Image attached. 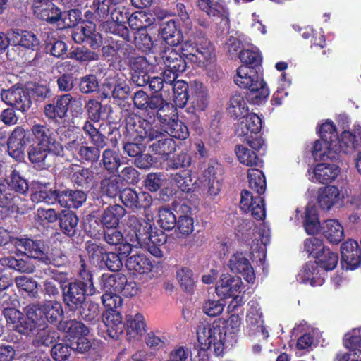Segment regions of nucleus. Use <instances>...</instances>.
Instances as JSON below:
<instances>
[{"instance_id": "obj_1", "label": "nucleus", "mask_w": 361, "mask_h": 361, "mask_svg": "<svg viewBox=\"0 0 361 361\" xmlns=\"http://www.w3.org/2000/svg\"><path fill=\"white\" fill-rule=\"evenodd\" d=\"M260 68L240 66L234 78L235 83L241 88L247 89V99L253 104H261L269 95L267 83L259 75Z\"/></svg>"}, {"instance_id": "obj_2", "label": "nucleus", "mask_w": 361, "mask_h": 361, "mask_svg": "<svg viewBox=\"0 0 361 361\" xmlns=\"http://www.w3.org/2000/svg\"><path fill=\"white\" fill-rule=\"evenodd\" d=\"M247 178L250 188L258 195L254 197L247 190L242 191L240 207L245 213L251 212L255 219L262 220L265 217V209L260 195L265 191V177L262 171L252 169L248 170Z\"/></svg>"}, {"instance_id": "obj_3", "label": "nucleus", "mask_w": 361, "mask_h": 361, "mask_svg": "<svg viewBox=\"0 0 361 361\" xmlns=\"http://www.w3.org/2000/svg\"><path fill=\"white\" fill-rule=\"evenodd\" d=\"M181 49L187 61L198 67H207L215 60L214 47L204 36L190 38L183 44Z\"/></svg>"}, {"instance_id": "obj_4", "label": "nucleus", "mask_w": 361, "mask_h": 361, "mask_svg": "<svg viewBox=\"0 0 361 361\" xmlns=\"http://www.w3.org/2000/svg\"><path fill=\"white\" fill-rule=\"evenodd\" d=\"M320 140L315 141L312 154L315 159L323 160L336 159L338 135L335 125L331 121L322 123L319 129Z\"/></svg>"}, {"instance_id": "obj_5", "label": "nucleus", "mask_w": 361, "mask_h": 361, "mask_svg": "<svg viewBox=\"0 0 361 361\" xmlns=\"http://www.w3.org/2000/svg\"><path fill=\"white\" fill-rule=\"evenodd\" d=\"M197 341L200 345V350L198 355L202 356L199 360L194 358V361H207V350L214 348L216 355H220L224 350L223 338L224 334L221 326L214 323L201 324L197 331Z\"/></svg>"}, {"instance_id": "obj_6", "label": "nucleus", "mask_w": 361, "mask_h": 361, "mask_svg": "<svg viewBox=\"0 0 361 361\" xmlns=\"http://www.w3.org/2000/svg\"><path fill=\"white\" fill-rule=\"evenodd\" d=\"M135 127L137 134L135 139L152 142L149 148L155 154L168 156L175 149V142L171 137L152 128L146 121H144Z\"/></svg>"}, {"instance_id": "obj_7", "label": "nucleus", "mask_w": 361, "mask_h": 361, "mask_svg": "<svg viewBox=\"0 0 361 361\" xmlns=\"http://www.w3.org/2000/svg\"><path fill=\"white\" fill-rule=\"evenodd\" d=\"M16 244L21 253L30 257L38 259L45 264H53L56 267H61L66 262L65 255L59 254L48 255V247L40 240L32 239L16 240Z\"/></svg>"}, {"instance_id": "obj_8", "label": "nucleus", "mask_w": 361, "mask_h": 361, "mask_svg": "<svg viewBox=\"0 0 361 361\" xmlns=\"http://www.w3.org/2000/svg\"><path fill=\"white\" fill-rule=\"evenodd\" d=\"M130 224L133 232L130 241L136 243L134 247L146 246L150 242L157 243V235L152 232L150 222L133 216L130 219Z\"/></svg>"}, {"instance_id": "obj_9", "label": "nucleus", "mask_w": 361, "mask_h": 361, "mask_svg": "<svg viewBox=\"0 0 361 361\" xmlns=\"http://www.w3.org/2000/svg\"><path fill=\"white\" fill-rule=\"evenodd\" d=\"M4 315L7 324L13 330L26 336H30L36 329L27 314L23 316L22 312L15 308H6Z\"/></svg>"}, {"instance_id": "obj_10", "label": "nucleus", "mask_w": 361, "mask_h": 361, "mask_svg": "<svg viewBox=\"0 0 361 361\" xmlns=\"http://www.w3.org/2000/svg\"><path fill=\"white\" fill-rule=\"evenodd\" d=\"M31 130L36 144L49 147L50 152L55 155L62 154L63 147L60 142L56 140L50 128L44 125L35 124Z\"/></svg>"}, {"instance_id": "obj_11", "label": "nucleus", "mask_w": 361, "mask_h": 361, "mask_svg": "<svg viewBox=\"0 0 361 361\" xmlns=\"http://www.w3.org/2000/svg\"><path fill=\"white\" fill-rule=\"evenodd\" d=\"M63 300L71 308H75L81 305L85 300L87 295V288L84 286L79 281L70 282L62 285Z\"/></svg>"}, {"instance_id": "obj_12", "label": "nucleus", "mask_w": 361, "mask_h": 361, "mask_svg": "<svg viewBox=\"0 0 361 361\" xmlns=\"http://www.w3.org/2000/svg\"><path fill=\"white\" fill-rule=\"evenodd\" d=\"M341 252L343 268L354 270L361 264V250L357 241L351 239L346 240L342 244Z\"/></svg>"}, {"instance_id": "obj_13", "label": "nucleus", "mask_w": 361, "mask_h": 361, "mask_svg": "<svg viewBox=\"0 0 361 361\" xmlns=\"http://www.w3.org/2000/svg\"><path fill=\"white\" fill-rule=\"evenodd\" d=\"M1 96L5 103L22 112L26 111L30 107L31 101L27 92L22 87H14L4 90L1 92Z\"/></svg>"}, {"instance_id": "obj_14", "label": "nucleus", "mask_w": 361, "mask_h": 361, "mask_svg": "<svg viewBox=\"0 0 361 361\" xmlns=\"http://www.w3.org/2000/svg\"><path fill=\"white\" fill-rule=\"evenodd\" d=\"M228 265L233 272L241 274L248 283H254L255 274L244 253L238 252L234 253L231 257Z\"/></svg>"}, {"instance_id": "obj_15", "label": "nucleus", "mask_w": 361, "mask_h": 361, "mask_svg": "<svg viewBox=\"0 0 361 361\" xmlns=\"http://www.w3.org/2000/svg\"><path fill=\"white\" fill-rule=\"evenodd\" d=\"M28 139H26V133L22 127H16L8 140V154L16 161H21L24 158L25 146Z\"/></svg>"}, {"instance_id": "obj_16", "label": "nucleus", "mask_w": 361, "mask_h": 361, "mask_svg": "<svg viewBox=\"0 0 361 361\" xmlns=\"http://www.w3.org/2000/svg\"><path fill=\"white\" fill-rule=\"evenodd\" d=\"M35 16L49 23H55L60 20L61 12L53 3L45 0H35L33 4Z\"/></svg>"}, {"instance_id": "obj_17", "label": "nucleus", "mask_w": 361, "mask_h": 361, "mask_svg": "<svg viewBox=\"0 0 361 361\" xmlns=\"http://www.w3.org/2000/svg\"><path fill=\"white\" fill-rule=\"evenodd\" d=\"M128 17L126 13H123L119 10H114L111 13L110 18L103 23V28L111 33L118 35L126 39H128L129 33L125 23Z\"/></svg>"}, {"instance_id": "obj_18", "label": "nucleus", "mask_w": 361, "mask_h": 361, "mask_svg": "<svg viewBox=\"0 0 361 361\" xmlns=\"http://www.w3.org/2000/svg\"><path fill=\"white\" fill-rule=\"evenodd\" d=\"M343 196L335 185L322 187L317 192V200L322 209L329 211L342 200Z\"/></svg>"}, {"instance_id": "obj_19", "label": "nucleus", "mask_w": 361, "mask_h": 361, "mask_svg": "<svg viewBox=\"0 0 361 361\" xmlns=\"http://www.w3.org/2000/svg\"><path fill=\"white\" fill-rule=\"evenodd\" d=\"M58 134L61 135V140L66 141V148L73 153L78 152L82 146L86 144L85 138L78 128L61 127L58 129Z\"/></svg>"}, {"instance_id": "obj_20", "label": "nucleus", "mask_w": 361, "mask_h": 361, "mask_svg": "<svg viewBox=\"0 0 361 361\" xmlns=\"http://www.w3.org/2000/svg\"><path fill=\"white\" fill-rule=\"evenodd\" d=\"M99 282L101 289L104 293H121L128 286L126 277L121 274H104Z\"/></svg>"}, {"instance_id": "obj_21", "label": "nucleus", "mask_w": 361, "mask_h": 361, "mask_svg": "<svg viewBox=\"0 0 361 361\" xmlns=\"http://www.w3.org/2000/svg\"><path fill=\"white\" fill-rule=\"evenodd\" d=\"M340 172V168L336 164L320 163L314 167L311 180L322 184L331 183L337 178Z\"/></svg>"}, {"instance_id": "obj_22", "label": "nucleus", "mask_w": 361, "mask_h": 361, "mask_svg": "<svg viewBox=\"0 0 361 361\" xmlns=\"http://www.w3.org/2000/svg\"><path fill=\"white\" fill-rule=\"evenodd\" d=\"M242 281L240 277L233 276L228 274H222L216 286V291L220 297H233L240 289Z\"/></svg>"}, {"instance_id": "obj_23", "label": "nucleus", "mask_w": 361, "mask_h": 361, "mask_svg": "<svg viewBox=\"0 0 361 361\" xmlns=\"http://www.w3.org/2000/svg\"><path fill=\"white\" fill-rule=\"evenodd\" d=\"M72 96L70 94H63L57 98L55 104H47L44 106V114L49 119L65 117L70 109Z\"/></svg>"}, {"instance_id": "obj_24", "label": "nucleus", "mask_w": 361, "mask_h": 361, "mask_svg": "<svg viewBox=\"0 0 361 361\" xmlns=\"http://www.w3.org/2000/svg\"><path fill=\"white\" fill-rule=\"evenodd\" d=\"M161 59L165 66V68L175 70V71L183 72L187 67V60L180 55L173 47L166 48L161 52Z\"/></svg>"}, {"instance_id": "obj_25", "label": "nucleus", "mask_w": 361, "mask_h": 361, "mask_svg": "<svg viewBox=\"0 0 361 361\" xmlns=\"http://www.w3.org/2000/svg\"><path fill=\"white\" fill-rule=\"evenodd\" d=\"M7 188L20 194L26 193L29 188L27 180L16 169L11 171L8 180L0 182V193L5 192Z\"/></svg>"}, {"instance_id": "obj_26", "label": "nucleus", "mask_w": 361, "mask_h": 361, "mask_svg": "<svg viewBox=\"0 0 361 361\" xmlns=\"http://www.w3.org/2000/svg\"><path fill=\"white\" fill-rule=\"evenodd\" d=\"M262 128V119L256 114L252 113L243 117L237 130L238 137L258 134Z\"/></svg>"}, {"instance_id": "obj_27", "label": "nucleus", "mask_w": 361, "mask_h": 361, "mask_svg": "<svg viewBox=\"0 0 361 361\" xmlns=\"http://www.w3.org/2000/svg\"><path fill=\"white\" fill-rule=\"evenodd\" d=\"M87 200V195L82 190H63L59 192V204L66 208L78 209Z\"/></svg>"}, {"instance_id": "obj_28", "label": "nucleus", "mask_w": 361, "mask_h": 361, "mask_svg": "<svg viewBox=\"0 0 361 361\" xmlns=\"http://www.w3.org/2000/svg\"><path fill=\"white\" fill-rule=\"evenodd\" d=\"M159 33L170 46H177L183 41L182 32L177 29L173 20L164 21L160 25Z\"/></svg>"}, {"instance_id": "obj_29", "label": "nucleus", "mask_w": 361, "mask_h": 361, "mask_svg": "<svg viewBox=\"0 0 361 361\" xmlns=\"http://www.w3.org/2000/svg\"><path fill=\"white\" fill-rule=\"evenodd\" d=\"M127 336L129 340H139L146 332V323L145 317L141 314L135 316L126 317Z\"/></svg>"}, {"instance_id": "obj_30", "label": "nucleus", "mask_w": 361, "mask_h": 361, "mask_svg": "<svg viewBox=\"0 0 361 361\" xmlns=\"http://www.w3.org/2000/svg\"><path fill=\"white\" fill-rule=\"evenodd\" d=\"M344 345L350 350L351 361H361V327L345 335Z\"/></svg>"}, {"instance_id": "obj_31", "label": "nucleus", "mask_w": 361, "mask_h": 361, "mask_svg": "<svg viewBox=\"0 0 361 361\" xmlns=\"http://www.w3.org/2000/svg\"><path fill=\"white\" fill-rule=\"evenodd\" d=\"M126 267L129 271L144 274L151 271L152 264L145 255L136 253L126 259Z\"/></svg>"}, {"instance_id": "obj_32", "label": "nucleus", "mask_w": 361, "mask_h": 361, "mask_svg": "<svg viewBox=\"0 0 361 361\" xmlns=\"http://www.w3.org/2000/svg\"><path fill=\"white\" fill-rule=\"evenodd\" d=\"M167 120L161 122L165 133L171 137L185 140L189 136L188 127L180 121L166 116Z\"/></svg>"}, {"instance_id": "obj_33", "label": "nucleus", "mask_w": 361, "mask_h": 361, "mask_svg": "<svg viewBox=\"0 0 361 361\" xmlns=\"http://www.w3.org/2000/svg\"><path fill=\"white\" fill-rule=\"evenodd\" d=\"M11 44L20 45L32 50L36 49L39 45V41L33 33L25 30L11 31Z\"/></svg>"}, {"instance_id": "obj_34", "label": "nucleus", "mask_w": 361, "mask_h": 361, "mask_svg": "<svg viewBox=\"0 0 361 361\" xmlns=\"http://www.w3.org/2000/svg\"><path fill=\"white\" fill-rule=\"evenodd\" d=\"M323 235L331 243L338 244L344 238L342 225L336 219H329L321 226Z\"/></svg>"}, {"instance_id": "obj_35", "label": "nucleus", "mask_w": 361, "mask_h": 361, "mask_svg": "<svg viewBox=\"0 0 361 361\" xmlns=\"http://www.w3.org/2000/svg\"><path fill=\"white\" fill-rule=\"evenodd\" d=\"M103 94L106 97L112 96L114 99H125L128 94L129 87L125 82H117L115 77L106 79L103 85Z\"/></svg>"}, {"instance_id": "obj_36", "label": "nucleus", "mask_w": 361, "mask_h": 361, "mask_svg": "<svg viewBox=\"0 0 361 361\" xmlns=\"http://www.w3.org/2000/svg\"><path fill=\"white\" fill-rule=\"evenodd\" d=\"M170 180L172 184L185 192H192L196 183V180L192 176L191 171L188 170H183L171 174Z\"/></svg>"}, {"instance_id": "obj_37", "label": "nucleus", "mask_w": 361, "mask_h": 361, "mask_svg": "<svg viewBox=\"0 0 361 361\" xmlns=\"http://www.w3.org/2000/svg\"><path fill=\"white\" fill-rule=\"evenodd\" d=\"M125 213L126 210L119 204L109 206L102 216V222L106 228H116Z\"/></svg>"}, {"instance_id": "obj_38", "label": "nucleus", "mask_w": 361, "mask_h": 361, "mask_svg": "<svg viewBox=\"0 0 361 361\" xmlns=\"http://www.w3.org/2000/svg\"><path fill=\"white\" fill-rule=\"evenodd\" d=\"M147 108L157 109V118L160 122L167 120L165 112L173 111V106L166 102L161 95H154L148 98Z\"/></svg>"}, {"instance_id": "obj_39", "label": "nucleus", "mask_w": 361, "mask_h": 361, "mask_svg": "<svg viewBox=\"0 0 361 361\" xmlns=\"http://www.w3.org/2000/svg\"><path fill=\"white\" fill-rule=\"evenodd\" d=\"M262 316V313L259 305L253 304L247 312L246 322L251 329L257 331H261L267 337L268 332L263 326Z\"/></svg>"}, {"instance_id": "obj_40", "label": "nucleus", "mask_w": 361, "mask_h": 361, "mask_svg": "<svg viewBox=\"0 0 361 361\" xmlns=\"http://www.w3.org/2000/svg\"><path fill=\"white\" fill-rule=\"evenodd\" d=\"M235 152L238 161L247 166H261V159L256 155L254 151L250 150L243 145H238L235 147Z\"/></svg>"}, {"instance_id": "obj_41", "label": "nucleus", "mask_w": 361, "mask_h": 361, "mask_svg": "<svg viewBox=\"0 0 361 361\" xmlns=\"http://www.w3.org/2000/svg\"><path fill=\"white\" fill-rule=\"evenodd\" d=\"M59 329L66 331L67 336L70 337V340L75 338V337L87 336L89 333V329L82 322L76 320L61 322Z\"/></svg>"}, {"instance_id": "obj_42", "label": "nucleus", "mask_w": 361, "mask_h": 361, "mask_svg": "<svg viewBox=\"0 0 361 361\" xmlns=\"http://www.w3.org/2000/svg\"><path fill=\"white\" fill-rule=\"evenodd\" d=\"M117 145V141L113 142V148ZM102 163L104 167L109 171H116L121 165V156L118 149H106L102 154Z\"/></svg>"}, {"instance_id": "obj_43", "label": "nucleus", "mask_w": 361, "mask_h": 361, "mask_svg": "<svg viewBox=\"0 0 361 361\" xmlns=\"http://www.w3.org/2000/svg\"><path fill=\"white\" fill-rule=\"evenodd\" d=\"M44 317H46V322H56L63 314L61 303L56 301H47L41 304Z\"/></svg>"}, {"instance_id": "obj_44", "label": "nucleus", "mask_w": 361, "mask_h": 361, "mask_svg": "<svg viewBox=\"0 0 361 361\" xmlns=\"http://www.w3.org/2000/svg\"><path fill=\"white\" fill-rule=\"evenodd\" d=\"M338 147H340L336 153V157L341 152L343 153H353L358 147V140L355 139V135L350 131H343L338 136Z\"/></svg>"}, {"instance_id": "obj_45", "label": "nucleus", "mask_w": 361, "mask_h": 361, "mask_svg": "<svg viewBox=\"0 0 361 361\" xmlns=\"http://www.w3.org/2000/svg\"><path fill=\"white\" fill-rule=\"evenodd\" d=\"M239 59L243 63V66L261 68L262 58L257 47L248 46L247 48H243L240 51Z\"/></svg>"}, {"instance_id": "obj_46", "label": "nucleus", "mask_w": 361, "mask_h": 361, "mask_svg": "<svg viewBox=\"0 0 361 361\" xmlns=\"http://www.w3.org/2000/svg\"><path fill=\"white\" fill-rule=\"evenodd\" d=\"M317 274V264L315 262L307 263L299 272L297 279L303 283H310L311 286L321 285L322 281H316Z\"/></svg>"}, {"instance_id": "obj_47", "label": "nucleus", "mask_w": 361, "mask_h": 361, "mask_svg": "<svg viewBox=\"0 0 361 361\" xmlns=\"http://www.w3.org/2000/svg\"><path fill=\"white\" fill-rule=\"evenodd\" d=\"M319 222L317 209L314 205L308 204L305 212L304 228L310 235L315 234L319 228Z\"/></svg>"}, {"instance_id": "obj_48", "label": "nucleus", "mask_w": 361, "mask_h": 361, "mask_svg": "<svg viewBox=\"0 0 361 361\" xmlns=\"http://www.w3.org/2000/svg\"><path fill=\"white\" fill-rule=\"evenodd\" d=\"M25 314H27L32 324L37 330L39 328H47L48 324L46 322V317H44L42 310L41 304H31L25 308Z\"/></svg>"}, {"instance_id": "obj_49", "label": "nucleus", "mask_w": 361, "mask_h": 361, "mask_svg": "<svg viewBox=\"0 0 361 361\" xmlns=\"http://www.w3.org/2000/svg\"><path fill=\"white\" fill-rule=\"evenodd\" d=\"M228 110L232 116L244 117L248 111V106L243 96L240 94H233L230 99Z\"/></svg>"}, {"instance_id": "obj_50", "label": "nucleus", "mask_w": 361, "mask_h": 361, "mask_svg": "<svg viewBox=\"0 0 361 361\" xmlns=\"http://www.w3.org/2000/svg\"><path fill=\"white\" fill-rule=\"evenodd\" d=\"M78 218L73 212H63L60 217V227L61 231L68 236H73L76 233Z\"/></svg>"}, {"instance_id": "obj_51", "label": "nucleus", "mask_w": 361, "mask_h": 361, "mask_svg": "<svg viewBox=\"0 0 361 361\" xmlns=\"http://www.w3.org/2000/svg\"><path fill=\"white\" fill-rule=\"evenodd\" d=\"M199 8L213 17L223 16L226 14V8L222 2L214 0H197Z\"/></svg>"}, {"instance_id": "obj_52", "label": "nucleus", "mask_w": 361, "mask_h": 361, "mask_svg": "<svg viewBox=\"0 0 361 361\" xmlns=\"http://www.w3.org/2000/svg\"><path fill=\"white\" fill-rule=\"evenodd\" d=\"M84 32L85 42L92 48L97 49L102 44V36L95 30V25L92 23L80 25Z\"/></svg>"}, {"instance_id": "obj_53", "label": "nucleus", "mask_w": 361, "mask_h": 361, "mask_svg": "<svg viewBox=\"0 0 361 361\" xmlns=\"http://www.w3.org/2000/svg\"><path fill=\"white\" fill-rule=\"evenodd\" d=\"M104 323L109 331H123V317L117 311H108L104 316Z\"/></svg>"}, {"instance_id": "obj_54", "label": "nucleus", "mask_w": 361, "mask_h": 361, "mask_svg": "<svg viewBox=\"0 0 361 361\" xmlns=\"http://www.w3.org/2000/svg\"><path fill=\"white\" fill-rule=\"evenodd\" d=\"M83 130L89 135L94 147L100 149L106 146L105 136L103 135L91 123L86 121L82 127Z\"/></svg>"}, {"instance_id": "obj_55", "label": "nucleus", "mask_w": 361, "mask_h": 361, "mask_svg": "<svg viewBox=\"0 0 361 361\" xmlns=\"http://www.w3.org/2000/svg\"><path fill=\"white\" fill-rule=\"evenodd\" d=\"M0 264L4 267H8L20 272L32 273L34 267L28 264L23 259H16L13 257H6L0 259Z\"/></svg>"}, {"instance_id": "obj_56", "label": "nucleus", "mask_w": 361, "mask_h": 361, "mask_svg": "<svg viewBox=\"0 0 361 361\" xmlns=\"http://www.w3.org/2000/svg\"><path fill=\"white\" fill-rule=\"evenodd\" d=\"M177 222L174 213L168 208H161L159 210L157 223L164 230L173 229Z\"/></svg>"}, {"instance_id": "obj_57", "label": "nucleus", "mask_w": 361, "mask_h": 361, "mask_svg": "<svg viewBox=\"0 0 361 361\" xmlns=\"http://www.w3.org/2000/svg\"><path fill=\"white\" fill-rule=\"evenodd\" d=\"M316 259L319 265L325 270L334 269L338 263V257L335 252L326 248Z\"/></svg>"}, {"instance_id": "obj_58", "label": "nucleus", "mask_w": 361, "mask_h": 361, "mask_svg": "<svg viewBox=\"0 0 361 361\" xmlns=\"http://www.w3.org/2000/svg\"><path fill=\"white\" fill-rule=\"evenodd\" d=\"M191 103L195 111H204L208 104V93L207 89L202 86L197 87L195 92L192 95Z\"/></svg>"}, {"instance_id": "obj_59", "label": "nucleus", "mask_w": 361, "mask_h": 361, "mask_svg": "<svg viewBox=\"0 0 361 361\" xmlns=\"http://www.w3.org/2000/svg\"><path fill=\"white\" fill-rule=\"evenodd\" d=\"M187 89L188 84L182 80H177L173 83V101L177 106L182 107L186 104L188 99Z\"/></svg>"}, {"instance_id": "obj_60", "label": "nucleus", "mask_w": 361, "mask_h": 361, "mask_svg": "<svg viewBox=\"0 0 361 361\" xmlns=\"http://www.w3.org/2000/svg\"><path fill=\"white\" fill-rule=\"evenodd\" d=\"M49 153H51L49 147L38 144L30 145L27 150L29 160L34 164L41 163L44 161Z\"/></svg>"}, {"instance_id": "obj_61", "label": "nucleus", "mask_w": 361, "mask_h": 361, "mask_svg": "<svg viewBox=\"0 0 361 361\" xmlns=\"http://www.w3.org/2000/svg\"><path fill=\"white\" fill-rule=\"evenodd\" d=\"M177 279L180 287L186 292L193 290L195 281L192 270L188 268H182L177 271Z\"/></svg>"}, {"instance_id": "obj_62", "label": "nucleus", "mask_w": 361, "mask_h": 361, "mask_svg": "<svg viewBox=\"0 0 361 361\" xmlns=\"http://www.w3.org/2000/svg\"><path fill=\"white\" fill-rule=\"evenodd\" d=\"M90 261L96 266L102 267L106 252L104 249L94 243H89L87 246Z\"/></svg>"}, {"instance_id": "obj_63", "label": "nucleus", "mask_w": 361, "mask_h": 361, "mask_svg": "<svg viewBox=\"0 0 361 361\" xmlns=\"http://www.w3.org/2000/svg\"><path fill=\"white\" fill-rule=\"evenodd\" d=\"M120 200L122 203L128 207L132 209L140 208V203L139 202V194L130 188H126L120 193Z\"/></svg>"}, {"instance_id": "obj_64", "label": "nucleus", "mask_w": 361, "mask_h": 361, "mask_svg": "<svg viewBox=\"0 0 361 361\" xmlns=\"http://www.w3.org/2000/svg\"><path fill=\"white\" fill-rule=\"evenodd\" d=\"M166 180V176L164 173H151L145 179V186L149 190L157 192L165 185Z\"/></svg>"}]
</instances>
